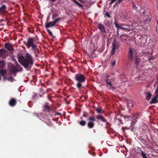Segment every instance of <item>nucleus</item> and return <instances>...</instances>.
<instances>
[{"label":"nucleus","mask_w":158,"mask_h":158,"mask_svg":"<svg viewBox=\"0 0 158 158\" xmlns=\"http://www.w3.org/2000/svg\"><path fill=\"white\" fill-rule=\"evenodd\" d=\"M5 47L6 49L10 51H13L14 50L12 46L9 44H6Z\"/></svg>","instance_id":"19"},{"label":"nucleus","mask_w":158,"mask_h":158,"mask_svg":"<svg viewBox=\"0 0 158 158\" xmlns=\"http://www.w3.org/2000/svg\"><path fill=\"white\" fill-rule=\"evenodd\" d=\"M128 36L126 35H122L119 37V39L122 42L125 41L127 39Z\"/></svg>","instance_id":"20"},{"label":"nucleus","mask_w":158,"mask_h":158,"mask_svg":"<svg viewBox=\"0 0 158 158\" xmlns=\"http://www.w3.org/2000/svg\"><path fill=\"white\" fill-rule=\"evenodd\" d=\"M7 79L9 81H13L14 80V78L12 77L11 76L7 78Z\"/></svg>","instance_id":"33"},{"label":"nucleus","mask_w":158,"mask_h":158,"mask_svg":"<svg viewBox=\"0 0 158 158\" xmlns=\"http://www.w3.org/2000/svg\"><path fill=\"white\" fill-rule=\"evenodd\" d=\"M6 73V69L0 70V74L4 78H5V76Z\"/></svg>","instance_id":"21"},{"label":"nucleus","mask_w":158,"mask_h":158,"mask_svg":"<svg viewBox=\"0 0 158 158\" xmlns=\"http://www.w3.org/2000/svg\"><path fill=\"white\" fill-rule=\"evenodd\" d=\"M96 118L98 121H101L102 122H105L107 125L108 126H110L111 124L107 122V120L101 114H98L96 116Z\"/></svg>","instance_id":"7"},{"label":"nucleus","mask_w":158,"mask_h":158,"mask_svg":"<svg viewBox=\"0 0 158 158\" xmlns=\"http://www.w3.org/2000/svg\"><path fill=\"white\" fill-rule=\"evenodd\" d=\"M18 61L25 68H31L34 63V59L32 56L28 53L26 54L25 56H19Z\"/></svg>","instance_id":"1"},{"label":"nucleus","mask_w":158,"mask_h":158,"mask_svg":"<svg viewBox=\"0 0 158 158\" xmlns=\"http://www.w3.org/2000/svg\"><path fill=\"white\" fill-rule=\"evenodd\" d=\"M112 49L111 51V55H112L114 54L115 52V50L118 47V44H117L116 41L114 40L112 43Z\"/></svg>","instance_id":"8"},{"label":"nucleus","mask_w":158,"mask_h":158,"mask_svg":"<svg viewBox=\"0 0 158 158\" xmlns=\"http://www.w3.org/2000/svg\"><path fill=\"white\" fill-rule=\"evenodd\" d=\"M16 73H11V75L13 74V75H14V77H15L16 76Z\"/></svg>","instance_id":"44"},{"label":"nucleus","mask_w":158,"mask_h":158,"mask_svg":"<svg viewBox=\"0 0 158 158\" xmlns=\"http://www.w3.org/2000/svg\"><path fill=\"white\" fill-rule=\"evenodd\" d=\"M124 119H125V117L124 116L121 114H118L114 116V120L115 123H116L118 121V122L120 124H123V120Z\"/></svg>","instance_id":"6"},{"label":"nucleus","mask_w":158,"mask_h":158,"mask_svg":"<svg viewBox=\"0 0 158 158\" xmlns=\"http://www.w3.org/2000/svg\"><path fill=\"white\" fill-rule=\"evenodd\" d=\"M16 69H17V71H18V72L19 71H21L23 69L21 67V65H19L17 62L16 63Z\"/></svg>","instance_id":"26"},{"label":"nucleus","mask_w":158,"mask_h":158,"mask_svg":"<svg viewBox=\"0 0 158 158\" xmlns=\"http://www.w3.org/2000/svg\"><path fill=\"white\" fill-rule=\"evenodd\" d=\"M47 31L48 32L49 35L52 37H53V35L52 32L49 30H48Z\"/></svg>","instance_id":"36"},{"label":"nucleus","mask_w":158,"mask_h":158,"mask_svg":"<svg viewBox=\"0 0 158 158\" xmlns=\"http://www.w3.org/2000/svg\"><path fill=\"white\" fill-rule=\"evenodd\" d=\"M105 16H107L109 18L110 17V15H109V13L108 12L106 13Z\"/></svg>","instance_id":"37"},{"label":"nucleus","mask_w":158,"mask_h":158,"mask_svg":"<svg viewBox=\"0 0 158 158\" xmlns=\"http://www.w3.org/2000/svg\"><path fill=\"white\" fill-rule=\"evenodd\" d=\"M98 28L100 30L101 32L103 34V35L104 37H105L106 34V32L105 30L104 26L101 24H98Z\"/></svg>","instance_id":"10"},{"label":"nucleus","mask_w":158,"mask_h":158,"mask_svg":"<svg viewBox=\"0 0 158 158\" xmlns=\"http://www.w3.org/2000/svg\"><path fill=\"white\" fill-rule=\"evenodd\" d=\"M10 73H17L18 71H17L16 66H11L10 69Z\"/></svg>","instance_id":"18"},{"label":"nucleus","mask_w":158,"mask_h":158,"mask_svg":"<svg viewBox=\"0 0 158 158\" xmlns=\"http://www.w3.org/2000/svg\"><path fill=\"white\" fill-rule=\"evenodd\" d=\"M114 23L117 30L121 29L124 31L127 32H129L132 30L131 27L129 25H126L124 23L119 25L116 21H115Z\"/></svg>","instance_id":"4"},{"label":"nucleus","mask_w":158,"mask_h":158,"mask_svg":"<svg viewBox=\"0 0 158 158\" xmlns=\"http://www.w3.org/2000/svg\"><path fill=\"white\" fill-rule=\"evenodd\" d=\"M83 116L87 118L89 117V114L85 112H84Z\"/></svg>","instance_id":"34"},{"label":"nucleus","mask_w":158,"mask_h":158,"mask_svg":"<svg viewBox=\"0 0 158 158\" xmlns=\"http://www.w3.org/2000/svg\"><path fill=\"white\" fill-rule=\"evenodd\" d=\"M6 56V51L3 49H0V57L5 58Z\"/></svg>","instance_id":"14"},{"label":"nucleus","mask_w":158,"mask_h":158,"mask_svg":"<svg viewBox=\"0 0 158 158\" xmlns=\"http://www.w3.org/2000/svg\"><path fill=\"white\" fill-rule=\"evenodd\" d=\"M104 24L107 26H110L111 25L110 23L108 21H105L104 22Z\"/></svg>","instance_id":"30"},{"label":"nucleus","mask_w":158,"mask_h":158,"mask_svg":"<svg viewBox=\"0 0 158 158\" xmlns=\"http://www.w3.org/2000/svg\"><path fill=\"white\" fill-rule=\"evenodd\" d=\"M152 59H154V57H152L151 58H150L149 59V60H148L150 62V60H151Z\"/></svg>","instance_id":"47"},{"label":"nucleus","mask_w":158,"mask_h":158,"mask_svg":"<svg viewBox=\"0 0 158 158\" xmlns=\"http://www.w3.org/2000/svg\"><path fill=\"white\" fill-rule=\"evenodd\" d=\"M34 39L33 38H30L27 39V42H24L28 48L31 47V50L34 51L35 56L36 57H39L40 51L39 49L37 48V45L34 43Z\"/></svg>","instance_id":"2"},{"label":"nucleus","mask_w":158,"mask_h":158,"mask_svg":"<svg viewBox=\"0 0 158 158\" xmlns=\"http://www.w3.org/2000/svg\"><path fill=\"white\" fill-rule=\"evenodd\" d=\"M96 111L98 113H103L104 111L102 109V108L101 107H98L96 109Z\"/></svg>","instance_id":"23"},{"label":"nucleus","mask_w":158,"mask_h":158,"mask_svg":"<svg viewBox=\"0 0 158 158\" xmlns=\"http://www.w3.org/2000/svg\"><path fill=\"white\" fill-rule=\"evenodd\" d=\"M55 25V24H53V22L51 21V22L47 23L45 24V27L47 28L49 27H52Z\"/></svg>","instance_id":"16"},{"label":"nucleus","mask_w":158,"mask_h":158,"mask_svg":"<svg viewBox=\"0 0 158 158\" xmlns=\"http://www.w3.org/2000/svg\"><path fill=\"white\" fill-rule=\"evenodd\" d=\"M158 94L156 95L152 98L151 101L150 102V103L152 104L153 103H156L158 102Z\"/></svg>","instance_id":"15"},{"label":"nucleus","mask_w":158,"mask_h":158,"mask_svg":"<svg viewBox=\"0 0 158 158\" xmlns=\"http://www.w3.org/2000/svg\"><path fill=\"white\" fill-rule=\"evenodd\" d=\"M117 0H111V2L110 3V4L111 5L113 3L115 2Z\"/></svg>","instance_id":"41"},{"label":"nucleus","mask_w":158,"mask_h":158,"mask_svg":"<svg viewBox=\"0 0 158 158\" xmlns=\"http://www.w3.org/2000/svg\"><path fill=\"white\" fill-rule=\"evenodd\" d=\"M146 95V98L147 101H149L152 95L150 93L148 92L147 93Z\"/></svg>","instance_id":"24"},{"label":"nucleus","mask_w":158,"mask_h":158,"mask_svg":"<svg viewBox=\"0 0 158 158\" xmlns=\"http://www.w3.org/2000/svg\"><path fill=\"white\" fill-rule=\"evenodd\" d=\"M75 79L77 81L76 87L79 90H81L83 87V83L85 81L86 77L82 74H77L75 75Z\"/></svg>","instance_id":"3"},{"label":"nucleus","mask_w":158,"mask_h":158,"mask_svg":"<svg viewBox=\"0 0 158 158\" xmlns=\"http://www.w3.org/2000/svg\"><path fill=\"white\" fill-rule=\"evenodd\" d=\"M151 19V16L150 15H146L143 18V20L145 22H149Z\"/></svg>","instance_id":"22"},{"label":"nucleus","mask_w":158,"mask_h":158,"mask_svg":"<svg viewBox=\"0 0 158 158\" xmlns=\"http://www.w3.org/2000/svg\"><path fill=\"white\" fill-rule=\"evenodd\" d=\"M6 6L5 5H3L0 7V14L4 13L6 11Z\"/></svg>","instance_id":"17"},{"label":"nucleus","mask_w":158,"mask_h":158,"mask_svg":"<svg viewBox=\"0 0 158 158\" xmlns=\"http://www.w3.org/2000/svg\"><path fill=\"white\" fill-rule=\"evenodd\" d=\"M88 122L87 123V126L89 129L93 128L95 124L94 122L96 121L94 116H90L87 119Z\"/></svg>","instance_id":"5"},{"label":"nucleus","mask_w":158,"mask_h":158,"mask_svg":"<svg viewBox=\"0 0 158 158\" xmlns=\"http://www.w3.org/2000/svg\"><path fill=\"white\" fill-rule=\"evenodd\" d=\"M125 127V129H129V128H128L127 127Z\"/></svg>","instance_id":"51"},{"label":"nucleus","mask_w":158,"mask_h":158,"mask_svg":"<svg viewBox=\"0 0 158 158\" xmlns=\"http://www.w3.org/2000/svg\"><path fill=\"white\" fill-rule=\"evenodd\" d=\"M129 59L131 61H132L134 59L133 52L131 48H129L128 54Z\"/></svg>","instance_id":"12"},{"label":"nucleus","mask_w":158,"mask_h":158,"mask_svg":"<svg viewBox=\"0 0 158 158\" xmlns=\"http://www.w3.org/2000/svg\"><path fill=\"white\" fill-rule=\"evenodd\" d=\"M57 114H58V115H60L61 114L60 113H59V112H56V113L55 114V115H56Z\"/></svg>","instance_id":"48"},{"label":"nucleus","mask_w":158,"mask_h":158,"mask_svg":"<svg viewBox=\"0 0 158 158\" xmlns=\"http://www.w3.org/2000/svg\"><path fill=\"white\" fill-rule=\"evenodd\" d=\"M139 6L140 8L138 9V7L136 6L134 2H132V7L133 8H135V9L137 10H140V12L141 16H143L144 15L145 12L144 9L142 8V5H139Z\"/></svg>","instance_id":"9"},{"label":"nucleus","mask_w":158,"mask_h":158,"mask_svg":"<svg viewBox=\"0 0 158 158\" xmlns=\"http://www.w3.org/2000/svg\"><path fill=\"white\" fill-rule=\"evenodd\" d=\"M79 1L80 2H83V1L82 0H79Z\"/></svg>","instance_id":"50"},{"label":"nucleus","mask_w":158,"mask_h":158,"mask_svg":"<svg viewBox=\"0 0 158 158\" xmlns=\"http://www.w3.org/2000/svg\"><path fill=\"white\" fill-rule=\"evenodd\" d=\"M2 19L0 20V22H2Z\"/></svg>","instance_id":"53"},{"label":"nucleus","mask_w":158,"mask_h":158,"mask_svg":"<svg viewBox=\"0 0 158 158\" xmlns=\"http://www.w3.org/2000/svg\"><path fill=\"white\" fill-rule=\"evenodd\" d=\"M138 148L139 149V150H140L141 154L142 156V157L143 158H148L146 155V154L143 152L142 150L139 147H138Z\"/></svg>","instance_id":"28"},{"label":"nucleus","mask_w":158,"mask_h":158,"mask_svg":"<svg viewBox=\"0 0 158 158\" xmlns=\"http://www.w3.org/2000/svg\"><path fill=\"white\" fill-rule=\"evenodd\" d=\"M5 65V63L3 60L0 61V68L3 69L4 68Z\"/></svg>","instance_id":"25"},{"label":"nucleus","mask_w":158,"mask_h":158,"mask_svg":"<svg viewBox=\"0 0 158 158\" xmlns=\"http://www.w3.org/2000/svg\"><path fill=\"white\" fill-rule=\"evenodd\" d=\"M109 76H107L106 77L105 81L106 84L108 85H109V86H107L108 87V88L109 89H111L112 90H114L115 89V88L112 85L111 82L109 79Z\"/></svg>","instance_id":"11"},{"label":"nucleus","mask_w":158,"mask_h":158,"mask_svg":"<svg viewBox=\"0 0 158 158\" xmlns=\"http://www.w3.org/2000/svg\"><path fill=\"white\" fill-rule=\"evenodd\" d=\"M51 110H52L53 111H55L56 110V108L55 107H52L51 108Z\"/></svg>","instance_id":"39"},{"label":"nucleus","mask_w":158,"mask_h":158,"mask_svg":"<svg viewBox=\"0 0 158 158\" xmlns=\"http://www.w3.org/2000/svg\"><path fill=\"white\" fill-rule=\"evenodd\" d=\"M58 16V15L57 14H53L52 16V19H54L56 17H57Z\"/></svg>","instance_id":"38"},{"label":"nucleus","mask_w":158,"mask_h":158,"mask_svg":"<svg viewBox=\"0 0 158 158\" xmlns=\"http://www.w3.org/2000/svg\"><path fill=\"white\" fill-rule=\"evenodd\" d=\"M155 94H156V95L158 94V85L157 87V88L156 89L155 92Z\"/></svg>","instance_id":"40"},{"label":"nucleus","mask_w":158,"mask_h":158,"mask_svg":"<svg viewBox=\"0 0 158 158\" xmlns=\"http://www.w3.org/2000/svg\"><path fill=\"white\" fill-rule=\"evenodd\" d=\"M52 2H54L56 0H51Z\"/></svg>","instance_id":"52"},{"label":"nucleus","mask_w":158,"mask_h":158,"mask_svg":"<svg viewBox=\"0 0 158 158\" xmlns=\"http://www.w3.org/2000/svg\"><path fill=\"white\" fill-rule=\"evenodd\" d=\"M61 20V18H59L57 19H56L53 22V24H55L58 22L60 20Z\"/></svg>","instance_id":"32"},{"label":"nucleus","mask_w":158,"mask_h":158,"mask_svg":"<svg viewBox=\"0 0 158 158\" xmlns=\"http://www.w3.org/2000/svg\"><path fill=\"white\" fill-rule=\"evenodd\" d=\"M44 107L48 110V111H49L51 110V107L48 105V103H46L44 105Z\"/></svg>","instance_id":"29"},{"label":"nucleus","mask_w":158,"mask_h":158,"mask_svg":"<svg viewBox=\"0 0 158 158\" xmlns=\"http://www.w3.org/2000/svg\"><path fill=\"white\" fill-rule=\"evenodd\" d=\"M119 29H118V30H117V36L118 37L119 36Z\"/></svg>","instance_id":"42"},{"label":"nucleus","mask_w":158,"mask_h":158,"mask_svg":"<svg viewBox=\"0 0 158 158\" xmlns=\"http://www.w3.org/2000/svg\"><path fill=\"white\" fill-rule=\"evenodd\" d=\"M122 129L123 132H125V127H123L122 128Z\"/></svg>","instance_id":"46"},{"label":"nucleus","mask_w":158,"mask_h":158,"mask_svg":"<svg viewBox=\"0 0 158 158\" xmlns=\"http://www.w3.org/2000/svg\"><path fill=\"white\" fill-rule=\"evenodd\" d=\"M122 1L123 0H118L117 2L118 3H120L121 2H122Z\"/></svg>","instance_id":"49"},{"label":"nucleus","mask_w":158,"mask_h":158,"mask_svg":"<svg viewBox=\"0 0 158 158\" xmlns=\"http://www.w3.org/2000/svg\"><path fill=\"white\" fill-rule=\"evenodd\" d=\"M75 3H76L77 5L78 2L77 1L75 0H72Z\"/></svg>","instance_id":"43"},{"label":"nucleus","mask_w":158,"mask_h":158,"mask_svg":"<svg viewBox=\"0 0 158 158\" xmlns=\"http://www.w3.org/2000/svg\"><path fill=\"white\" fill-rule=\"evenodd\" d=\"M17 101L14 98H11L9 102V105L11 106H14L16 104Z\"/></svg>","instance_id":"13"},{"label":"nucleus","mask_w":158,"mask_h":158,"mask_svg":"<svg viewBox=\"0 0 158 158\" xmlns=\"http://www.w3.org/2000/svg\"><path fill=\"white\" fill-rule=\"evenodd\" d=\"M116 63V60L115 59L112 60L111 62V64L112 66H114Z\"/></svg>","instance_id":"31"},{"label":"nucleus","mask_w":158,"mask_h":158,"mask_svg":"<svg viewBox=\"0 0 158 158\" xmlns=\"http://www.w3.org/2000/svg\"><path fill=\"white\" fill-rule=\"evenodd\" d=\"M139 60L138 59L136 58L135 60V64L137 65H138L139 64Z\"/></svg>","instance_id":"35"},{"label":"nucleus","mask_w":158,"mask_h":158,"mask_svg":"<svg viewBox=\"0 0 158 158\" xmlns=\"http://www.w3.org/2000/svg\"><path fill=\"white\" fill-rule=\"evenodd\" d=\"M77 5L79 6L80 7H81V8L82 7V5L81 4H80V3H78V4Z\"/></svg>","instance_id":"45"},{"label":"nucleus","mask_w":158,"mask_h":158,"mask_svg":"<svg viewBox=\"0 0 158 158\" xmlns=\"http://www.w3.org/2000/svg\"><path fill=\"white\" fill-rule=\"evenodd\" d=\"M79 123L81 126H84L86 124V122L85 121L82 120L81 121L79 122Z\"/></svg>","instance_id":"27"}]
</instances>
